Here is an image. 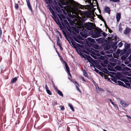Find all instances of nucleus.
<instances>
[{"mask_svg":"<svg viewBox=\"0 0 131 131\" xmlns=\"http://www.w3.org/2000/svg\"><path fill=\"white\" fill-rule=\"evenodd\" d=\"M84 27L86 29L88 30H91L93 28V25L92 23L88 22L87 23L84 24L82 23V26L79 27V30L81 31V32H85L86 30L84 29Z\"/></svg>","mask_w":131,"mask_h":131,"instance_id":"f257e3e1","label":"nucleus"},{"mask_svg":"<svg viewBox=\"0 0 131 131\" xmlns=\"http://www.w3.org/2000/svg\"><path fill=\"white\" fill-rule=\"evenodd\" d=\"M57 15L61 20V22L62 25L63 26H67L69 25V23L65 19L66 17L63 15L62 14H58Z\"/></svg>","mask_w":131,"mask_h":131,"instance_id":"f03ea898","label":"nucleus"},{"mask_svg":"<svg viewBox=\"0 0 131 131\" xmlns=\"http://www.w3.org/2000/svg\"><path fill=\"white\" fill-rule=\"evenodd\" d=\"M108 80L110 81H112L114 83H116L117 84H118L120 85L124 86L125 85L123 82L119 80L117 81L116 79L115 78L112 77V78H108Z\"/></svg>","mask_w":131,"mask_h":131,"instance_id":"7ed1b4c3","label":"nucleus"},{"mask_svg":"<svg viewBox=\"0 0 131 131\" xmlns=\"http://www.w3.org/2000/svg\"><path fill=\"white\" fill-rule=\"evenodd\" d=\"M102 31L101 29L99 28L97 31L94 32L92 36L93 37L96 38L101 36V32Z\"/></svg>","mask_w":131,"mask_h":131,"instance_id":"20e7f679","label":"nucleus"},{"mask_svg":"<svg viewBox=\"0 0 131 131\" xmlns=\"http://www.w3.org/2000/svg\"><path fill=\"white\" fill-rule=\"evenodd\" d=\"M47 4H50L51 2V0H44ZM58 1H59L60 0H56ZM61 3L63 5H67L69 3V2L66 0H60Z\"/></svg>","mask_w":131,"mask_h":131,"instance_id":"39448f33","label":"nucleus"},{"mask_svg":"<svg viewBox=\"0 0 131 131\" xmlns=\"http://www.w3.org/2000/svg\"><path fill=\"white\" fill-rule=\"evenodd\" d=\"M86 56V58L91 63H90V66H94V64L92 63H94L95 60L93 59L91 57L89 56Z\"/></svg>","mask_w":131,"mask_h":131,"instance_id":"423d86ee","label":"nucleus"},{"mask_svg":"<svg viewBox=\"0 0 131 131\" xmlns=\"http://www.w3.org/2000/svg\"><path fill=\"white\" fill-rule=\"evenodd\" d=\"M59 4L60 7L61 8H64V9H60V8H59V9H58L57 10V11L59 14L60 13H63L64 14V13L65 12V10L64 9H66L65 8V7H63L61 5L60 3H59Z\"/></svg>","mask_w":131,"mask_h":131,"instance_id":"0eeeda50","label":"nucleus"},{"mask_svg":"<svg viewBox=\"0 0 131 131\" xmlns=\"http://www.w3.org/2000/svg\"><path fill=\"white\" fill-rule=\"evenodd\" d=\"M52 18L54 19L56 23L58 24V23L60 24V20L57 17H56V15L52 16Z\"/></svg>","mask_w":131,"mask_h":131,"instance_id":"6e6552de","label":"nucleus"},{"mask_svg":"<svg viewBox=\"0 0 131 131\" xmlns=\"http://www.w3.org/2000/svg\"><path fill=\"white\" fill-rule=\"evenodd\" d=\"M131 30L130 28L128 27H127L126 29L124 30V33L125 35L128 34Z\"/></svg>","mask_w":131,"mask_h":131,"instance_id":"1a4fd4ad","label":"nucleus"},{"mask_svg":"<svg viewBox=\"0 0 131 131\" xmlns=\"http://www.w3.org/2000/svg\"><path fill=\"white\" fill-rule=\"evenodd\" d=\"M104 11L105 12L108 13L109 14H110V10L108 7L107 6L105 7L104 8Z\"/></svg>","mask_w":131,"mask_h":131,"instance_id":"9d476101","label":"nucleus"},{"mask_svg":"<svg viewBox=\"0 0 131 131\" xmlns=\"http://www.w3.org/2000/svg\"><path fill=\"white\" fill-rule=\"evenodd\" d=\"M121 18V14L119 13H118L116 14V18L117 22H118Z\"/></svg>","mask_w":131,"mask_h":131,"instance_id":"9b49d317","label":"nucleus"},{"mask_svg":"<svg viewBox=\"0 0 131 131\" xmlns=\"http://www.w3.org/2000/svg\"><path fill=\"white\" fill-rule=\"evenodd\" d=\"M120 103L122 106L124 107H126L128 106L127 104H126L123 101L121 100L120 101Z\"/></svg>","mask_w":131,"mask_h":131,"instance_id":"f8f14e48","label":"nucleus"},{"mask_svg":"<svg viewBox=\"0 0 131 131\" xmlns=\"http://www.w3.org/2000/svg\"><path fill=\"white\" fill-rule=\"evenodd\" d=\"M64 64L67 72H68V73H69V74L70 75V76H71V75L70 73V70L69 67L66 62H65Z\"/></svg>","mask_w":131,"mask_h":131,"instance_id":"ddd939ff","label":"nucleus"},{"mask_svg":"<svg viewBox=\"0 0 131 131\" xmlns=\"http://www.w3.org/2000/svg\"><path fill=\"white\" fill-rule=\"evenodd\" d=\"M26 2L27 3V6L30 9L31 11H32V9L31 7V5L30 4V2L29 0H26Z\"/></svg>","mask_w":131,"mask_h":131,"instance_id":"4468645a","label":"nucleus"},{"mask_svg":"<svg viewBox=\"0 0 131 131\" xmlns=\"http://www.w3.org/2000/svg\"><path fill=\"white\" fill-rule=\"evenodd\" d=\"M71 45H72V47L74 48H76L75 44H77L78 45H79V44L77 43L75 41H71Z\"/></svg>","mask_w":131,"mask_h":131,"instance_id":"2eb2a0df","label":"nucleus"},{"mask_svg":"<svg viewBox=\"0 0 131 131\" xmlns=\"http://www.w3.org/2000/svg\"><path fill=\"white\" fill-rule=\"evenodd\" d=\"M116 69L119 70H122V67L120 66L119 65H117L115 67Z\"/></svg>","mask_w":131,"mask_h":131,"instance_id":"dca6fc26","label":"nucleus"},{"mask_svg":"<svg viewBox=\"0 0 131 131\" xmlns=\"http://www.w3.org/2000/svg\"><path fill=\"white\" fill-rule=\"evenodd\" d=\"M88 39L89 41L92 43H94L95 42L94 40V39H92L90 37H89L88 38Z\"/></svg>","mask_w":131,"mask_h":131,"instance_id":"f3484780","label":"nucleus"},{"mask_svg":"<svg viewBox=\"0 0 131 131\" xmlns=\"http://www.w3.org/2000/svg\"><path fill=\"white\" fill-rule=\"evenodd\" d=\"M17 80V78L16 77H15L13 78L11 80V83H13L15 82Z\"/></svg>","mask_w":131,"mask_h":131,"instance_id":"a211bd4d","label":"nucleus"},{"mask_svg":"<svg viewBox=\"0 0 131 131\" xmlns=\"http://www.w3.org/2000/svg\"><path fill=\"white\" fill-rule=\"evenodd\" d=\"M68 105L70 107V108L73 111H74V109L73 108V106L71 104L69 103L68 104Z\"/></svg>","mask_w":131,"mask_h":131,"instance_id":"6ab92c4d","label":"nucleus"},{"mask_svg":"<svg viewBox=\"0 0 131 131\" xmlns=\"http://www.w3.org/2000/svg\"><path fill=\"white\" fill-rule=\"evenodd\" d=\"M117 46H114V48H113V50H110L109 51H110V53H112L114 51H115V50L117 49Z\"/></svg>","mask_w":131,"mask_h":131,"instance_id":"aec40b11","label":"nucleus"},{"mask_svg":"<svg viewBox=\"0 0 131 131\" xmlns=\"http://www.w3.org/2000/svg\"><path fill=\"white\" fill-rule=\"evenodd\" d=\"M83 74L85 77H88V74L85 70H83Z\"/></svg>","mask_w":131,"mask_h":131,"instance_id":"412c9836","label":"nucleus"},{"mask_svg":"<svg viewBox=\"0 0 131 131\" xmlns=\"http://www.w3.org/2000/svg\"><path fill=\"white\" fill-rule=\"evenodd\" d=\"M52 1H53V0H51V2L50 3V4H47V3L46 2V3H47V4L48 5H47V6H49V7L48 9H49V10L50 11L52 9L51 8V7H50V5H51V3H52Z\"/></svg>","mask_w":131,"mask_h":131,"instance_id":"4be33fe9","label":"nucleus"},{"mask_svg":"<svg viewBox=\"0 0 131 131\" xmlns=\"http://www.w3.org/2000/svg\"><path fill=\"white\" fill-rule=\"evenodd\" d=\"M57 92L58 93L59 95H60L61 96H62V97L63 96V95L62 93L59 90Z\"/></svg>","mask_w":131,"mask_h":131,"instance_id":"5701e85b","label":"nucleus"},{"mask_svg":"<svg viewBox=\"0 0 131 131\" xmlns=\"http://www.w3.org/2000/svg\"><path fill=\"white\" fill-rule=\"evenodd\" d=\"M122 24L120 23L119 25V30L120 32H121L122 31L123 29L121 27Z\"/></svg>","mask_w":131,"mask_h":131,"instance_id":"b1692460","label":"nucleus"},{"mask_svg":"<svg viewBox=\"0 0 131 131\" xmlns=\"http://www.w3.org/2000/svg\"><path fill=\"white\" fill-rule=\"evenodd\" d=\"M57 45L59 46V47L61 46V45L60 43L59 37H58V39L57 40Z\"/></svg>","mask_w":131,"mask_h":131,"instance_id":"393cba45","label":"nucleus"},{"mask_svg":"<svg viewBox=\"0 0 131 131\" xmlns=\"http://www.w3.org/2000/svg\"><path fill=\"white\" fill-rule=\"evenodd\" d=\"M108 100L110 101L111 103L116 108H117V107L116 106V105L114 104V103H113V102L112 101L111 99H109Z\"/></svg>","mask_w":131,"mask_h":131,"instance_id":"a878e982","label":"nucleus"},{"mask_svg":"<svg viewBox=\"0 0 131 131\" xmlns=\"http://www.w3.org/2000/svg\"><path fill=\"white\" fill-rule=\"evenodd\" d=\"M101 36L102 35H103L104 37H105L107 35V34L105 32H103L102 31L101 32Z\"/></svg>","mask_w":131,"mask_h":131,"instance_id":"bb28decb","label":"nucleus"},{"mask_svg":"<svg viewBox=\"0 0 131 131\" xmlns=\"http://www.w3.org/2000/svg\"><path fill=\"white\" fill-rule=\"evenodd\" d=\"M68 20L71 25H73V21H72V20H70V19L69 18L68 19Z\"/></svg>","mask_w":131,"mask_h":131,"instance_id":"cd10ccee","label":"nucleus"},{"mask_svg":"<svg viewBox=\"0 0 131 131\" xmlns=\"http://www.w3.org/2000/svg\"><path fill=\"white\" fill-rule=\"evenodd\" d=\"M74 40L77 42L80 43V40L79 39H78L75 38H74Z\"/></svg>","mask_w":131,"mask_h":131,"instance_id":"c85d7f7f","label":"nucleus"},{"mask_svg":"<svg viewBox=\"0 0 131 131\" xmlns=\"http://www.w3.org/2000/svg\"><path fill=\"white\" fill-rule=\"evenodd\" d=\"M110 1L113 2L115 3L119 2H120V0H110Z\"/></svg>","mask_w":131,"mask_h":131,"instance_id":"c756f323","label":"nucleus"},{"mask_svg":"<svg viewBox=\"0 0 131 131\" xmlns=\"http://www.w3.org/2000/svg\"><path fill=\"white\" fill-rule=\"evenodd\" d=\"M51 13H52V15L53 16H54V15H55V12L52 9L50 11Z\"/></svg>","mask_w":131,"mask_h":131,"instance_id":"7c9ffc66","label":"nucleus"},{"mask_svg":"<svg viewBox=\"0 0 131 131\" xmlns=\"http://www.w3.org/2000/svg\"><path fill=\"white\" fill-rule=\"evenodd\" d=\"M123 45V43L122 42H120L118 44V46L119 47H121Z\"/></svg>","mask_w":131,"mask_h":131,"instance_id":"2f4dec72","label":"nucleus"},{"mask_svg":"<svg viewBox=\"0 0 131 131\" xmlns=\"http://www.w3.org/2000/svg\"><path fill=\"white\" fill-rule=\"evenodd\" d=\"M102 38H100L96 39V40L97 41L101 42L102 41Z\"/></svg>","mask_w":131,"mask_h":131,"instance_id":"473e14b6","label":"nucleus"},{"mask_svg":"<svg viewBox=\"0 0 131 131\" xmlns=\"http://www.w3.org/2000/svg\"><path fill=\"white\" fill-rule=\"evenodd\" d=\"M46 91L47 93L49 95H51V92L48 89L46 90Z\"/></svg>","mask_w":131,"mask_h":131,"instance_id":"72a5a7b5","label":"nucleus"},{"mask_svg":"<svg viewBox=\"0 0 131 131\" xmlns=\"http://www.w3.org/2000/svg\"><path fill=\"white\" fill-rule=\"evenodd\" d=\"M109 60L112 62H114L116 61V60L113 58L110 59Z\"/></svg>","mask_w":131,"mask_h":131,"instance_id":"f704fd0d","label":"nucleus"},{"mask_svg":"<svg viewBox=\"0 0 131 131\" xmlns=\"http://www.w3.org/2000/svg\"><path fill=\"white\" fill-rule=\"evenodd\" d=\"M18 7V4H15V9H17Z\"/></svg>","mask_w":131,"mask_h":131,"instance_id":"c9c22d12","label":"nucleus"},{"mask_svg":"<svg viewBox=\"0 0 131 131\" xmlns=\"http://www.w3.org/2000/svg\"><path fill=\"white\" fill-rule=\"evenodd\" d=\"M76 88L77 89V90L79 91V92H80V93H81V91L80 89H79V88H78V86L77 85L76 86Z\"/></svg>","mask_w":131,"mask_h":131,"instance_id":"e433bc0d","label":"nucleus"},{"mask_svg":"<svg viewBox=\"0 0 131 131\" xmlns=\"http://www.w3.org/2000/svg\"><path fill=\"white\" fill-rule=\"evenodd\" d=\"M53 88L54 90L56 91L57 92L59 90L55 86H53Z\"/></svg>","mask_w":131,"mask_h":131,"instance_id":"4c0bfd02","label":"nucleus"},{"mask_svg":"<svg viewBox=\"0 0 131 131\" xmlns=\"http://www.w3.org/2000/svg\"><path fill=\"white\" fill-rule=\"evenodd\" d=\"M91 56L92 57L95 59H96L97 57L95 56L93 54H91Z\"/></svg>","mask_w":131,"mask_h":131,"instance_id":"58836bf2","label":"nucleus"},{"mask_svg":"<svg viewBox=\"0 0 131 131\" xmlns=\"http://www.w3.org/2000/svg\"><path fill=\"white\" fill-rule=\"evenodd\" d=\"M103 21H104V24H105V26L106 27V28H108V27H107V26L106 24V22L103 19Z\"/></svg>","mask_w":131,"mask_h":131,"instance_id":"ea45409f","label":"nucleus"},{"mask_svg":"<svg viewBox=\"0 0 131 131\" xmlns=\"http://www.w3.org/2000/svg\"><path fill=\"white\" fill-rule=\"evenodd\" d=\"M64 109V108L63 106H62L60 108V110L61 111H63Z\"/></svg>","mask_w":131,"mask_h":131,"instance_id":"a19ab883","label":"nucleus"},{"mask_svg":"<svg viewBox=\"0 0 131 131\" xmlns=\"http://www.w3.org/2000/svg\"><path fill=\"white\" fill-rule=\"evenodd\" d=\"M100 53L101 54L103 55H104L105 54V53L103 51H101L100 52Z\"/></svg>","mask_w":131,"mask_h":131,"instance_id":"79ce46f5","label":"nucleus"},{"mask_svg":"<svg viewBox=\"0 0 131 131\" xmlns=\"http://www.w3.org/2000/svg\"><path fill=\"white\" fill-rule=\"evenodd\" d=\"M57 32H58L59 34L60 37L61 38H62V37L61 36L60 32L58 31H57Z\"/></svg>","mask_w":131,"mask_h":131,"instance_id":"37998d69","label":"nucleus"},{"mask_svg":"<svg viewBox=\"0 0 131 131\" xmlns=\"http://www.w3.org/2000/svg\"><path fill=\"white\" fill-rule=\"evenodd\" d=\"M128 59L131 62V56H130L128 57Z\"/></svg>","mask_w":131,"mask_h":131,"instance_id":"c03bdc74","label":"nucleus"},{"mask_svg":"<svg viewBox=\"0 0 131 131\" xmlns=\"http://www.w3.org/2000/svg\"><path fill=\"white\" fill-rule=\"evenodd\" d=\"M45 89H46V90H47L48 89V88L47 86V84H46L45 85Z\"/></svg>","mask_w":131,"mask_h":131,"instance_id":"a18cd8bd","label":"nucleus"},{"mask_svg":"<svg viewBox=\"0 0 131 131\" xmlns=\"http://www.w3.org/2000/svg\"><path fill=\"white\" fill-rule=\"evenodd\" d=\"M81 79L82 80V81H83L85 82V80L84 79V78L82 77L81 78Z\"/></svg>","mask_w":131,"mask_h":131,"instance_id":"49530a36","label":"nucleus"},{"mask_svg":"<svg viewBox=\"0 0 131 131\" xmlns=\"http://www.w3.org/2000/svg\"><path fill=\"white\" fill-rule=\"evenodd\" d=\"M126 46L128 48H129L130 47V46L128 44H127V45Z\"/></svg>","mask_w":131,"mask_h":131,"instance_id":"de8ad7c7","label":"nucleus"},{"mask_svg":"<svg viewBox=\"0 0 131 131\" xmlns=\"http://www.w3.org/2000/svg\"><path fill=\"white\" fill-rule=\"evenodd\" d=\"M63 34L65 36V37H66V33L64 31H63Z\"/></svg>","mask_w":131,"mask_h":131,"instance_id":"09e8293b","label":"nucleus"},{"mask_svg":"<svg viewBox=\"0 0 131 131\" xmlns=\"http://www.w3.org/2000/svg\"><path fill=\"white\" fill-rule=\"evenodd\" d=\"M127 78L128 79L131 80V77H127Z\"/></svg>","mask_w":131,"mask_h":131,"instance_id":"8fccbe9b","label":"nucleus"},{"mask_svg":"<svg viewBox=\"0 0 131 131\" xmlns=\"http://www.w3.org/2000/svg\"><path fill=\"white\" fill-rule=\"evenodd\" d=\"M104 57L103 56H102L101 57V59L102 60H104Z\"/></svg>","mask_w":131,"mask_h":131,"instance_id":"3c124183","label":"nucleus"},{"mask_svg":"<svg viewBox=\"0 0 131 131\" xmlns=\"http://www.w3.org/2000/svg\"><path fill=\"white\" fill-rule=\"evenodd\" d=\"M98 89H99V90L100 91H104L103 90H102V89L101 88H98Z\"/></svg>","mask_w":131,"mask_h":131,"instance_id":"603ef678","label":"nucleus"},{"mask_svg":"<svg viewBox=\"0 0 131 131\" xmlns=\"http://www.w3.org/2000/svg\"><path fill=\"white\" fill-rule=\"evenodd\" d=\"M81 35L82 36L84 37L85 38H86V36L85 35Z\"/></svg>","mask_w":131,"mask_h":131,"instance_id":"864d4df0","label":"nucleus"},{"mask_svg":"<svg viewBox=\"0 0 131 131\" xmlns=\"http://www.w3.org/2000/svg\"><path fill=\"white\" fill-rule=\"evenodd\" d=\"M95 71L97 72V73H98V71H99V70H98L97 69H95Z\"/></svg>","mask_w":131,"mask_h":131,"instance_id":"5fc2aeb1","label":"nucleus"},{"mask_svg":"<svg viewBox=\"0 0 131 131\" xmlns=\"http://www.w3.org/2000/svg\"><path fill=\"white\" fill-rule=\"evenodd\" d=\"M93 1V0H92V1ZM89 2L90 3V4H91V0H89Z\"/></svg>","mask_w":131,"mask_h":131,"instance_id":"6e6d98bb","label":"nucleus"},{"mask_svg":"<svg viewBox=\"0 0 131 131\" xmlns=\"http://www.w3.org/2000/svg\"><path fill=\"white\" fill-rule=\"evenodd\" d=\"M74 83L77 84L78 86H79V84L76 81H74Z\"/></svg>","mask_w":131,"mask_h":131,"instance_id":"4d7b16f0","label":"nucleus"},{"mask_svg":"<svg viewBox=\"0 0 131 131\" xmlns=\"http://www.w3.org/2000/svg\"><path fill=\"white\" fill-rule=\"evenodd\" d=\"M104 62L106 64L108 63V61H105Z\"/></svg>","mask_w":131,"mask_h":131,"instance_id":"13d9d810","label":"nucleus"},{"mask_svg":"<svg viewBox=\"0 0 131 131\" xmlns=\"http://www.w3.org/2000/svg\"><path fill=\"white\" fill-rule=\"evenodd\" d=\"M2 59V57L1 56H0V62H1V61Z\"/></svg>","mask_w":131,"mask_h":131,"instance_id":"bf43d9fd","label":"nucleus"},{"mask_svg":"<svg viewBox=\"0 0 131 131\" xmlns=\"http://www.w3.org/2000/svg\"><path fill=\"white\" fill-rule=\"evenodd\" d=\"M128 66H129L130 67H131V64H129L128 65Z\"/></svg>","mask_w":131,"mask_h":131,"instance_id":"052dcab7","label":"nucleus"},{"mask_svg":"<svg viewBox=\"0 0 131 131\" xmlns=\"http://www.w3.org/2000/svg\"><path fill=\"white\" fill-rule=\"evenodd\" d=\"M60 48V49L61 50H62V47H61V46L60 47H59Z\"/></svg>","mask_w":131,"mask_h":131,"instance_id":"680f3d73","label":"nucleus"},{"mask_svg":"<svg viewBox=\"0 0 131 131\" xmlns=\"http://www.w3.org/2000/svg\"><path fill=\"white\" fill-rule=\"evenodd\" d=\"M111 55H108V54L107 55V56H108L109 57H110V56H111Z\"/></svg>","mask_w":131,"mask_h":131,"instance_id":"e2e57ef3","label":"nucleus"},{"mask_svg":"<svg viewBox=\"0 0 131 131\" xmlns=\"http://www.w3.org/2000/svg\"><path fill=\"white\" fill-rule=\"evenodd\" d=\"M121 65L123 66H125V65H124V64H121Z\"/></svg>","mask_w":131,"mask_h":131,"instance_id":"0e129e2a","label":"nucleus"},{"mask_svg":"<svg viewBox=\"0 0 131 131\" xmlns=\"http://www.w3.org/2000/svg\"><path fill=\"white\" fill-rule=\"evenodd\" d=\"M103 131H107L106 130H105V129H103Z\"/></svg>","mask_w":131,"mask_h":131,"instance_id":"69168bd1","label":"nucleus"},{"mask_svg":"<svg viewBox=\"0 0 131 131\" xmlns=\"http://www.w3.org/2000/svg\"><path fill=\"white\" fill-rule=\"evenodd\" d=\"M81 5H78V6H77V7H79V6H80Z\"/></svg>","mask_w":131,"mask_h":131,"instance_id":"338daca9","label":"nucleus"},{"mask_svg":"<svg viewBox=\"0 0 131 131\" xmlns=\"http://www.w3.org/2000/svg\"><path fill=\"white\" fill-rule=\"evenodd\" d=\"M129 68H127V70H129Z\"/></svg>","mask_w":131,"mask_h":131,"instance_id":"774afa93","label":"nucleus"}]
</instances>
